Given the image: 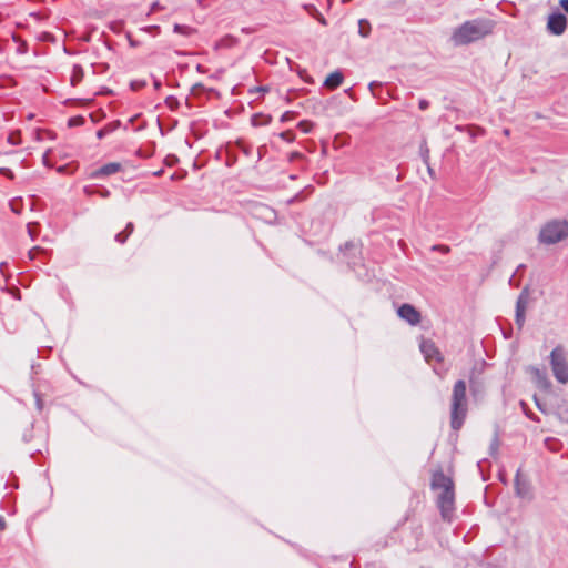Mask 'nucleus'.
I'll use <instances>...</instances> for the list:
<instances>
[{"instance_id":"9b49d317","label":"nucleus","mask_w":568,"mask_h":568,"mask_svg":"<svg viewBox=\"0 0 568 568\" xmlns=\"http://www.w3.org/2000/svg\"><path fill=\"white\" fill-rule=\"evenodd\" d=\"M343 80H344V77H343L342 72L335 71L326 78L324 84L326 88L334 90L343 83Z\"/></svg>"},{"instance_id":"c756f323","label":"nucleus","mask_w":568,"mask_h":568,"mask_svg":"<svg viewBox=\"0 0 568 568\" xmlns=\"http://www.w3.org/2000/svg\"><path fill=\"white\" fill-rule=\"evenodd\" d=\"M518 477H519V473H517V476H516V488H517V494H518L519 496H524V493H523V491H524V488H520V487H519Z\"/></svg>"},{"instance_id":"2eb2a0df","label":"nucleus","mask_w":568,"mask_h":568,"mask_svg":"<svg viewBox=\"0 0 568 568\" xmlns=\"http://www.w3.org/2000/svg\"><path fill=\"white\" fill-rule=\"evenodd\" d=\"M165 104H166V106H168L171 111H175V110H178V108H179V105H180V102H179V100H178L175 97H173V95H169V97H166V99H165Z\"/></svg>"},{"instance_id":"a18cd8bd","label":"nucleus","mask_w":568,"mask_h":568,"mask_svg":"<svg viewBox=\"0 0 568 568\" xmlns=\"http://www.w3.org/2000/svg\"><path fill=\"white\" fill-rule=\"evenodd\" d=\"M504 133H505L506 135H508V134H509V130H508V129H506V130L504 131Z\"/></svg>"},{"instance_id":"0eeeda50","label":"nucleus","mask_w":568,"mask_h":568,"mask_svg":"<svg viewBox=\"0 0 568 568\" xmlns=\"http://www.w3.org/2000/svg\"><path fill=\"white\" fill-rule=\"evenodd\" d=\"M419 348L428 363L433 359L437 363H442L444 361L440 351L432 339H423Z\"/></svg>"},{"instance_id":"412c9836","label":"nucleus","mask_w":568,"mask_h":568,"mask_svg":"<svg viewBox=\"0 0 568 568\" xmlns=\"http://www.w3.org/2000/svg\"><path fill=\"white\" fill-rule=\"evenodd\" d=\"M128 237H129V235H128V234H125V232H124V231H122V232H120V233H118V234L115 235V241H116L118 243H120V244H124V243L126 242Z\"/></svg>"},{"instance_id":"f8f14e48","label":"nucleus","mask_w":568,"mask_h":568,"mask_svg":"<svg viewBox=\"0 0 568 568\" xmlns=\"http://www.w3.org/2000/svg\"><path fill=\"white\" fill-rule=\"evenodd\" d=\"M528 304V292L527 290L521 291L516 302V312L526 313Z\"/></svg>"},{"instance_id":"72a5a7b5","label":"nucleus","mask_w":568,"mask_h":568,"mask_svg":"<svg viewBox=\"0 0 568 568\" xmlns=\"http://www.w3.org/2000/svg\"><path fill=\"white\" fill-rule=\"evenodd\" d=\"M84 193L88 195H93V194H97V191L92 190L90 186H85Z\"/></svg>"},{"instance_id":"473e14b6","label":"nucleus","mask_w":568,"mask_h":568,"mask_svg":"<svg viewBox=\"0 0 568 568\" xmlns=\"http://www.w3.org/2000/svg\"><path fill=\"white\" fill-rule=\"evenodd\" d=\"M560 7L564 9L566 13H568V0H560Z\"/></svg>"},{"instance_id":"4468645a","label":"nucleus","mask_w":568,"mask_h":568,"mask_svg":"<svg viewBox=\"0 0 568 568\" xmlns=\"http://www.w3.org/2000/svg\"><path fill=\"white\" fill-rule=\"evenodd\" d=\"M358 24H359V31H358L359 34L362 37H367L369 33V30H371L369 22L367 20L361 19Z\"/></svg>"},{"instance_id":"dca6fc26","label":"nucleus","mask_w":568,"mask_h":568,"mask_svg":"<svg viewBox=\"0 0 568 568\" xmlns=\"http://www.w3.org/2000/svg\"><path fill=\"white\" fill-rule=\"evenodd\" d=\"M526 321V313L516 312L515 322L519 328H521Z\"/></svg>"},{"instance_id":"2f4dec72","label":"nucleus","mask_w":568,"mask_h":568,"mask_svg":"<svg viewBox=\"0 0 568 568\" xmlns=\"http://www.w3.org/2000/svg\"><path fill=\"white\" fill-rule=\"evenodd\" d=\"M28 233H29V235H30V237H31L32 240H34V239H36V232H34V230H33V225H32V224H28Z\"/></svg>"},{"instance_id":"a878e982","label":"nucleus","mask_w":568,"mask_h":568,"mask_svg":"<svg viewBox=\"0 0 568 568\" xmlns=\"http://www.w3.org/2000/svg\"><path fill=\"white\" fill-rule=\"evenodd\" d=\"M8 142L10 144H13V145H17L19 143V140L17 138V134L16 133H11L9 136H8Z\"/></svg>"},{"instance_id":"ddd939ff","label":"nucleus","mask_w":568,"mask_h":568,"mask_svg":"<svg viewBox=\"0 0 568 568\" xmlns=\"http://www.w3.org/2000/svg\"><path fill=\"white\" fill-rule=\"evenodd\" d=\"M83 78V69L80 65H74L72 69L71 84L77 85Z\"/></svg>"},{"instance_id":"4c0bfd02","label":"nucleus","mask_w":568,"mask_h":568,"mask_svg":"<svg viewBox=\"0 0 568 568\" xmlns=\"http://www.w3.org/2000/svg\"><path fill=\"white\" fill-rule=\"evenodd\" d=\"M290 116H291V112H285V113L282 115L281 121H283V122H284V121L288 120V119H290Z\"/></svg>"},{"instance_id":"6e6552de","label":"nucleus","mask_w":568,"mask_h":568,"mask_svg":"<svg viewBox=\"0 0 568 568\" xmlns=\"http://www.w3.org/2000/svg\"><path fill=\"white\" fill-rule=\"evenodd\" d=\"M398 316L410 325H417L420 322V313L410 304H403L397 310Z\"/></svg>"},{"instance_id":"c03bdc74","label":"nucleus","mask_w":568,"mask_h":568,"mask_svg":"<svg viewBox=\"0 0 568 568\" xmlns=\"http://www.w3.org/2000/svg\"><path fill=\"white\" fill-rule=\"evenodd\" d=\"M286 134H287L286 132H283V133L281 134V136H282L283 139H286Z\"/></svg>"},{"instance_id":"39448f33","label":"nucleus","mask_w":568,"mask_h":568,"mask_svg":"<svg viewBox=\"0 0 568 568\" xmlns=\"http://www.w3.org/2000/svg\"><path fill=\"white\" fill-rule=\"evenodd\" d=\"M550 366L555 378L561 383H568V361L564 346H556L550 353Z\"/></svg>"},{"instance_id":"bb28decb","label":"nucleus","mask_w":568,"mask_h":568,"mask_svg":"<svg viewBox=\"0 0 568 568\" xmlns=\"http://www.w3.org/2000/svg\"><path fill=\"white\" fill-rule=\"evenodd\" d=\"M418 106L420 110H426L429 106V102L426 99H420Z\"/></svg>"},{"instance_id":"58836bf2","label":"nucleus","mask_w":568,"mask_h":568,"mask_svg":"<svg viewBox=\"0 0 568 568\" xmlns=\"http://www.w3.org/2000/svg\"><path fill=\"white\" fill-rule=\"evenodd\" d=\"M143 84H144V83L132 82V84H131V85H132V88H133L134 90H138V89H140Z\"/></svg>"},{"instance_id":"4be33fe9","label":"nucleus","mask_w":568,"mask_h":568,"mask_svg":"<svg viewBox=\"0 0 568 568\" xmlns=\"http://www.w3.org/2000/svg\"><path fill=\"white\" fill-rule=\"evenodd\" d=\"M0 174L9 178L10 180L14 179L13 172L10 169H8V168H0Z\"/></svg>"},{"instance_id":"79ce46f5","label":"nucleus","mask_w":568,"mask_h":568,"mask_svg":"<svg viewBox=\"0 0 568 568\" xmlns=\"http://www.w3.org/2000/svg\"><path fill=\"white\" fill-rule=\"evenodd\" d=\"M6 265H7V264H6L4 262H2V263L0 264V271H1V272H3V268H4V266H6Z\"/></svg>"},{"instance_id":"20e7f679","label":"nucleus","mask_w":568,"mask_h":568,"mask_svg":"<svg viewBox=\"0 0 568 568\" xmlns=\"http://www.w3.org/2000/svg\"><path fill=\"white\" fill-rule=\"evenodd\" d=\"M568 237V221L552 220L547 222L540 230L538 240L540 243L550 245L559 243Z\"/></svg>"},{"instance_id":"6ab92c4d","label":"nucleus","mask_w":568,"mask_h":568,"mask_svg":"<svg viewBox=\"0 0 568 568\" xmlns=\"http://www.w3.org/2000/svg\"><path fill=\"white\" fill-rule=\"evenodd\" d=\"M432 250L433 251H438V252H440L443 254H447V253H449L450 247L447 246V245H443V244H436V245L432 246Z\"/></svg>"},{"instance_id":"b1692460","label":"nucleus","mask_w":568,"mask_h":568,"mask_svg":"<svg viewBox=\"0 0 568 568\" xmlns=\"http://www.w3.org/2000/svg\"><path fill=\"white\" fill-rule=\"evenodd\" d=\"M534 402L537 406V408L541 412V413H546V407L545 405L538 399V397L535 395L534 396Z\"/></svg>"},{"instance_id":"f3484780","label":"nucleus","mask_w":568,"mask_h":568,"mask_svg":"<svg viewBox=\"0 0 568 568\" xmlns=\"http://www.w3.org/2000/svg\"><path fill=\"white\" fill-rule=\"evenodd\" d=\"M84 123V118L83 116H73L71 119H69V126H78V125H82Z\"/></svg>"},{"instance_id":"a211bd4d","label":"nucleus","mask_w":568,"mask_h":568,"mask_svg":"<svg viewBox=\"0 0 568 568\" xmlns=\"http://www.w3.org/2000/svg\"><path fill=\"white\" fill-rule=\"evenodd\" d=\"M298 128H300L303 132L308 133V132L312 130V128H313V123H312V122H310V121H301V122L298 123Z\"/></svg>"},{"instance_id":"9d476101","label":"nucleus","mask_w":568,"mask_h":568,"mask_svg":"<svg viewBox=\"0 0 568 568\" xmlns=\"http://www.w3.org/2000/svg\"><path fill=\"white\" fill-rule=\"evenodd\" d=\"M531 372L534 373V376L536 378V383H537L538 387H540L545 390L550 389L551 383H550L545 371L534 367L531 369Z\"/></svg>"},{"instance_id":"cd10ccee","label":"nucleus","mask_w":568,"mask_h":568,"mask_svg":"<svg viewBox=\"0 0 568 568\" xmlns=\"http://www.w3.org/2000/svg\"><path fill=\"white\" fill-rule=\"evenodd\" d=\"M133 231H134V224L132 222H129L124 229V232H125V234H128L130 236Z\"/></svg>"},{"instance_id":"a19ab883","label":"nucleus","mask_w":568,"mask_h":568,"mask_svg":"<svg viewBox=\"0 0 568 568\" xmlns=\"http://www.w3.org/2000/svg\"><path fill=\"white\" fill-rule=\"evenodd\" d=\"M354 245L352 243H345L344 247L345 248H348V247H353Z\"/></svg>"},{"instance_id":"7ed1b4c3","label":"nucleus","mask_w":568,"mask_h":568,"mask_svg":"<svg viewBox=\"0 0 568 568\" xmlns=\"http://www.w3.org/2000/svg\"><path fill=\"white\" fill-rule=\"evenodd\" d=\"M468 413V398L467 387L464 379L455 382L450 397V427L454 430H459L467 417Z\"/></svg>"},{"instance_id":"5701e85b","label":"nucleus","mask_w":568,"mask_h":568,"mask_svg":"<svg viewBox=\"0 0 568 568\" xmlns=\"http://www.w3.org/2000/svg\"><path fill=\"white\" fill-rule=\"evenodd\" d=\"M42 252H43V251H42L40 247L36 246V247L31 248V250L28 252V256H29V258H30V260H34V258H36V256H37V254H38V253H42Z\"/></svg>"},{"instance_id":"423d86ee","label":"nucleus","mask_w":568,"mask_h":568,"mask_svg":"<svg viewBox=\"0 0 568 568\" xmlns=\"http://www.w3.org/2000/svg\"><path fill=\"white\" fill-rule=\"evenodd\" d=\"M547 31L554 36H561L567 28V18L561 12H554L548 17Z\"/></svg>"},{"instance_id":"f704fd0d","label":"nucleus","mask_w":568,"mask_h":568,"mask_svg":"<svg viewBox=\"0 0 568 568\" xmlns=\"http://www.w3.org/2000/svg\"><path fill=\"white\" fill-rule=\"evenodd\" d=\"M105 129H100L98 132H97V136L98 139H102L104 135H105Z\"/></svg>"},{"instance_id":"f03ea898","label":"nucleus","mask_w":568,"mask_h":568,"mask_svg":"<svg viewBox=\"0 0 568 568\" xmlns=\"http://www.w3.org/2000/svg\"><path fill=\"white\" fill-rule=\"evenodd\" d=\"M433 490H439L437 496V506L440 510L442 518L452 521L455 510V491L454 481L442 470L435 471L430 483Z\"/></svg>"},{"instance_id":"37998d69","label":"nucleus","mask_w":568,"mask_h":568,"mask_svg":"<svg viewBox=\"0 0 568 568\" xmlns=\"http://www.w3.org/2000/svg\"><path fill=\"white\" fill-rule=\"evenodd\" d=\"M376 83L375 82H371L369 83V89L373 90V87L375 85Z\"/></svg>"},{"instance_id":"c9c22d12","label":"nucleus","mask_w":568,"mask_h":568,"mask_svg":"<svg viewBox=\"0 0 568 568\" xmlns=\"http://www.w3.org/2000/svg\"><path fill=\"white\" fill-rule=\"evenodd\" d=\"M153 85H154L155 90H159L161 88L162 83H161L160 80L155 79L154 82H153Z\"/></svg>"},{"instance_id":"c85d7f7f","label":"nucleus","mask_w":568,"mask_h":568,"mask_svg":"<svg viewBox=\"0 0 568 568\" xmlns=\"http://www.w3.org/2000/svg\"><path fill=\"white\" fill-rule=\"evenodd\" d=\"M97 194L102 197H108L110 195V191L108 189L97 190Z\"/></svg>"},{"instance_id":"e433bc0d","label":"nucleus","mask_w":568,"mask_h":568,"mask_svg":"<svg viewBox=\"0 0 568 568\" xmlns=\"http://www.w3.org/2000/svg\"><path fill=\"white\" fill-rule=\"evenodd\" d=\"M6 528V520L2 516H0V530H3Z\"/></svg>"},{"instance_id":"f257e3e1","label":"nucleus","mask_w":568,"mask_h":568,"mask_svg":"<svg viewBox=\"0 0 568 568\" xmlns=\"http://www.w3.org/2000/svg\"><path fill=\"white\" fill-rule=\"evenodd\" d=\"M495 26V21L486 18L468 20L453 31L450 40L457 47L467 45L491 34Z\"/></svg>"},{"instance_id":"1a4fd4ad","label":"nucleus","mask_w":568,"mask_h":568,"mask_svg":"<svg viewBox=\"0 0 568 568\" xmlns=\"http://www.w3.org/2000/svg\"><path fill=\"white\" fill-rule=\"evenodd\" d=\"M121 169H122V166H121L120 163H118V162H110V163H106V164L102 165L100 169H98L92 174V176L93 178L108 176V175L118 173L119 171H121Z\"/></svg>"},{"instance_id":"7c9ffc66","label":"nucleus","mask_w":568,"mask_h":568,"mask_svg":"<svg viewBox=\"0 0 568 568\" xmlns=\"http://www.w3.org/2000/svg\"><path fill=\"white\" fill-rule=\"evenodd\" d=\"M518 477H519V473H517V476H516V488H517V494H518L519 496H524V493H523V491H524V488H520V487H519Z\"/></svg>"},{"instance_id":"aec40b11","label":"nucleus","mask_w":568,"mask_h":568,"mask_svg":"<svg viewBox=\"0 0 568 568\" xmlns=\"http://www.w3.org/2000/svg\"><path fill=\"white\" fill-rule=\"evenodd\" d=\"M190 30L191 28H189L187 26L174 24V31L178 33L189 34Z\"/></svg>"},{"instance_id":"ea45409f","label":"nucleus","mask_w":568,"mask_h":568,"mask_svg":"<svg viewBox=\"0 0 568 568\" xmlns=\"http://www.w3.org/2000/svg\"><path fill=\"white\" fill-rule=\"evenodd\" d=\"M525 414L527 417H529L530 419L532 420H537V417L532 414V413H528L527 410H525Z\"/></svg>"},{"instance_id":"393cba45","label":"nucleus","mask_w":568,"mask_h":568,"mask_svg":"<svg viewBox=\"0 0 568 568\" xmlns=\"http://www.w3.org/2000/svg\"><path fill=\"white\" fill-rule=\"evenodd\" d=\"M260 209L262 211H265L267 219H271L272 216L275 215V212L272 209L267 207V206H261Z\"/></svg>"}]
</instances>
